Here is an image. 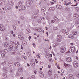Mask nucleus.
<instances>
[{"mask_svg":"<svg viewBox=\"0 0 79 79\" xmlns=\"http://www.w3.org/2000/svg\"><path fill=\"white\" fill-rule=\"evenodd\" d=\"M33 2L32 0L28 1L26 3V5L27 6H30L32 4Z\"/></svg>","mask_w":79,"mask_h":79,"instance_id":"nucleus-1","label":"nucleus"},{"mask_svg":"<svg viewBox=\"0 0 79 79\" xmlns=\"http://www.w3.org/2000/svg\"><path fill=\"white\" fill-rule=\"evenodd\" d=\"M70 48L71 49V51L73 53L75 52L76 50V48H75V46H71L70 47Z\"/></svg>","mask_w":79,"mask_h":79,"instance_id":"nucleus-2","label":"nucleus"},{"mask_svg":"<svg viewBox=\"0 0 79 79\" xmlns=\"http://www.w3.org/2000/svg\"><path fill=\"white\" fill-rule=\"evenodd\" d=\"M66 50V48L64 47H62L60 48V51L61 53H64Z\"/></svg>","mask_w":79,"mask_h":79,"instance_id":"nucleus-3","label":"nucleus"},{"mask_svg":"<svg viewBox=\"0 0 79 79\" xmlns=\"http://www.w3.org/2000/svg\"><path fill=\"white\" fill-rule=\"evenodd\" d=\"M74 67L75 68H77L78 67V63L76 61H74L73 63Z\"/></svg>","mask_w":79,"mask_h":79,"instance_id":"nucleus-4","label":"nucleus"},{"mask_svg":"<svg viewBox=\"0 0 79 79\" xmlns=\"http://www.w3.org/2000/svg\"><path fill=\"white\" fill-rule=\"evenodd\" d=\"M39 76L41 77H44V74L41 71L39 72Z\"/></svg>","mask_w":79,"mask_h":79,"instance_id":"nucleus-5","label":"nucleus"},{"mask_svg":"<svg viewBox=\"0 0 79 79\" xmlns=\"http://www.w3.org/2000/svg\"><path fill=\"white\" fill-rule=\"evenodd\" d=\"M13 65V62L11 61H9L8 63V65L9 67H10V66H12Z\"/></svg>","mask_w":79,"mask_h":79,"instance_id":"nucleus-6","label":"nucleus"},{"mask_svg":"<svg viewBox=\"0 0 79 79\" xmlns=\"http://www.w3.org/2000/svg\"><path fill=\"white\" fill-rule=\"evenodd\" d=\"M0 29L2 31H3L5 30V27L2 24H1L0 25Z\"/></svg>","mask_w":79,"mask_h":79,"instance_id":"nucleus-7","label":"nucleus"},{"mask_svg":"<svg viewBox=\"0 0 79 79\" xmlns=\"http://www.w3.org/2000/svg\"><path fill=\"white\" fill-rule=\"evenodd\" d=\"M5 9L6 10H11V7L9 6H6Z\"/></svg>","mask_w":79,"mask_h":79,"instance_id":"nucleus-8","label":"nucleus"},{"mask_svg":"<svg viewBox=\"0 0 79 79\" xmlns=\"http://www.w3.org/2000/svg\"><path fill=\"white\" fill-rule=\"evenodd\" d=\"M30 64L33 67L35 66V62L34 61V60H33V61H31L30 62Z\"/></svg>","mask_w":79,"mask_h":79,"instance_id":"nucleus-9","label":"nucleus"},{"mask_svg":"<svg viewBox=\"0 0 79 79\" xmlns=\"http://www.w3.org/2000/svg\"><path fill=\"white\" fill-rule=\"evenodd\" d=\"M18 38L20 40H24V37L22 35H19L18 36Z\"/></svg>","mask_w":79,"mask_h":79,"instance_id":"nucleus-10","label":"nucleus"},{"mask_svg":"<svg viewBox=\"0 0 79 79\" xmlns=\"http://www.w3.org/2000/svg\"><path fill=\"white\" fill-rule=\"evenodd\" d=\"M14 47L15 48V49H16L17 50H18V46L17 44H15L14 45Z\"/></svg>","mask_w":79,"mask_h":79,"instance_id":"nucleus-11","label":"nucleus"},{"mask_svg":"<svg viewBox=\"0 0 79 79\" xmlns=\"http://www.w3.org/2000/svg\"><path fill=\"white\" fill-rule=\"evenodd\" d=\"M66 60L67 62H71L72 60L70 57H68L66 59Z\"/></svg>","mask_w":79,"mask_h":79,"instance_id":"nucleus-12","label":"nucleus"},{"mask_svg":"<svg viewBox=\"0 0 79 79\" xmlns=\"http://www.w3.org/2000/svg\"><path fill=\"white\" fill-rule=\"evenodd\" d=\"M13 46L12 45H10L8 48L9 50L10 51H11V50H13Z\"/></svg>","mask_w":79,"mask_h":79,"instance_id":"nucleus-13","label":"nucleus"},{"mask_svg":"<svg viewBox=\"0 0 79 79\" xmlns=\"http://www.w3.org/2000/svg\"><path fill=\"white\" fill-rule=\"evenodd\" d=\"M38 16H39V14H36L34 15L33 16V18L34 19H35V18L36 19L37 18Z\"/></svg>","mask_w":79,"mask_h":79,"instance_id":"nucleus-14","label":"nucleus"},{"mask_svg":"<svg viewBox=\"0 0 79 79\" xmlns=\"http://www.w3.org/2000/svg\"><path fill=\"white\" fill-rule=\"evenodd\" d=\"M14 64L16 66H20V64H19V62H16Z\"/></svg>","mask_w":79,"mask_h":79,"instance_id":"nucleus-15","label":"nucleus"},{"mask_svg":"<svg viewBox=\"0 0 79 79\" xmlns=\"http://www.w3.org/2000/svg\"><path fill=\"white\" fill-rule=\"evenodd\" d=\"M48 10L49 11H53L55 10V9H54V8H53V7H50L49 9Z\"/></svg>","mask_w":79,"mask_h":79,"instance_id":"nucleus-16","label":"nucleus"},{"mask_svg":"<svg viewBox=\"0 0 79 79\" xmlns=\"http://www.w3.org/2000/svg\"><path fill=\"white\" fill-rule=\"evenodd\" d=\"M5 4V2L3 1H1L0 2V5H4Z\"/></svg>","mask_w":79,"mask_h":79,"instance_id":"nucleus-17","label":"nucleus"},{"mask_svg":"<svg viewBox=\"0 0 79 79\" xmlns=\"http://www.w3.org/2000/svg\"><path fill=\"white\" fill-rule=\"evenodd\" d=\"M4 46L5 47H8V43L7 42H5L4 44Z\"/></svg>","mask_w":79,"mask_h":79,"instance_id":"nucleus-18","label":"nucleus"},{"mask_svg":"<svg viewBox=\"0 0 79 79\" xmlns=\"http://www.w3.org/2000/svg\"><path fill=\"white\" fill-rule=\"evenodd\" d=\"M53 19L54 20L56 21H59V19L56 16H54L53 17Z\"/></svg>","mask_w":79,"mask_h":79,"instance_id":"nucleus-19","label":"nucleus"},{"mask_svg":"<svg viewBox=\"0 0 79 79\" xmlns=\"http://www.w3.org/2000/svg\"><path fill=\"white\" fill-rule=\"evenodd\" d=\"M52 70H49L48 72V74H49V75H50L51 76V75H52Z\"/></svg>","mask_w":79,"mask_h":79,"instance_id":"nucleus-20","label":"nucleus"},{"mask_svg":"<svg viewBox=\"0 0 79 79\" xmlns=\"http://www.w3.org/2000/svg\"><path fill=\"white\" fill-rule=\"evenodd\" d=\"M74 17L75 18H77L79 17V15L77 14H75L74 15Z\"/></svg>","mask_w":79,"mask_h":79,"instance_id":"nucleus-21","label":"nucleus"},{"mask_svg":"<svg viewBox=\"0 0 79 79\" xmlns=\"http://www.w3.org/2000/svg\"><path fill=\"white\" fill-rule=\"evenodd\" d=\"M69 78L70 79H74V77L73 75L72 74H70L69 75Z\"/></svg>","mask_w":79,"mask_h":79,"instance_id":"nucleus-22","label":"nucleus"},{"mask_svg":"<svg viewBox=\"0 0 79 79\" xmlns=\"http://www.w3.org/2000/svg\"><path fill=\"white\" fill-rule=\"evenodd\" d=\"M31 32V31L29 29H27L26 30V32L27 34H29Z\"/></svg>","mask_w":79,"mask_h":79,"instance_id":"nucleus-23","label":"nucleus"},{"mask_svg":"<svg viewBox=\"0 0 79 79\" xmlns=\"http://www.w3.org/2000/svg\"><path fill=\"white\" fill-rule=\"evenodd\" d=\"M8 67H6V66L4 67L3 69H4V71L5 70L6 71V73L7 72V70H6V69H8Z\"/></svg>","mask_w":79,"mask_h":79,"instance_id":"nucleus-24","label":"nucleus"},{"mask_svg":"<svg viewBox=\"0 0 79 79\" xmlns=\"http://www.w3.org/2000/svg\"><path fill=\"white\" fill-rule=\"evenodd\" d=\"M21 8L22 10H26V7L23 6H21Z\"/></svg>","mask_w":79,"mask_h":79,"instance_id":"nucleus-25","label":"nucleus"},{"mask_svg":"<svg viewBox=\"0 0 79 79\" xmlns=\"http://www.w3.org/2000/svg\"><path fill=\"white\" fill-rule=\"evenodd\" d=\"M68 37H69V38H70V39H73V38L74 37V36L73 35H69L68 36Z\"/></svg>","mask_w":79,"mask_h":79,"instance_id":"nucleus-26","label":"nucleus"},{"mask_svg":"<svg viewBox=\"0 0 79 79\" xmlns=\"http://www.w3.org/2000/svg\"><path fill=\"white\" fill-rule=\"evenodd\" d=\"M60 32L64 34H66V31L65 30H62L60 31Z\"/></svg>","mask_w":79,"mask_h":79,"instance_id":"nucleus-27","label":"nucleus"},{"mask_svg":"<svg viewBox=\"0 0 79 79\" xmlns=\"http://www.w3.org/2000/svg\"><path fill=\"white\" fill-rule=\"evenodd\" d=\"M16 43V41H12L11 42V44L12 45H15Z\"/></svg>","mask_w":79,"mask_h":79,"instance_id":"nucleus-28","label":"nucleus"},{"mask_svg":"<svg viewBox=\"0 0 79 79\" xmlns=\"http://www.w3.org/2000/svg\"><path fill=\"white\" fill-rule=\"evenodd\" d=\"M46 57L47 58H48L50 57V54L49 53H47L46 55Z\"/></svg>","mask_w":79,"mask_h":79,"instance_id":"nucleus-29","label":"nucleus"},{"mask_svg":"<svg viewBox=\"0 0 79 79\" xmlns=\"http://www.w3.org/2000/svg\"><path fill=\"white\" fill-rule=\"evenodd\" d=\"M60 41H62L63 40V36H61L60 35Z\"/></svg>","mask_w":79,"mask_h":79,"instance_id":"nucleus-30","label":"nucleus"},{"mask_svg":"<svg viewBox=\"0 0 79 79\" xmlns=\"http://www.w3.org/2000/svg\"><path fill=\"white\" fill-rule=\"evenodd\" d=\"M3 52L4 53H5V54H6V53H8V51L7 50V49H4L3 50Z\"/></svg>","mask_w":79,"mask_h":79,"instance_id":"nucleus-31","label":"nucleus"},{"mask_svg":"<svg viewBox=\"0 0 79 79\" xmlns=\"http://www.w3.org/2000/svg\"><path fill=\"white\" fill-rule=\"evenodd\" d=\"M21 5H22V3L21 2H19L18 3V6H19V7H20V6H21Z\"/></svg>","mask_w":79,"mask_h":79,"instance_id":"nucleus-32","label":"nucleus"},{"mask_svg":"<svg viewBox=\"0 0 79 79\" xmlns=\"http://www.w3.org/2000/svg\"><path fill=\"white\" fill-rule=\"evenodd\" d=\"M2 76H3L5 79H7V76L6 75V74H2Z\"/></svg>","mask_w":79,"mask_h":79,"instance_id":"nucleus-33","label":"nucleus"},{"mask_svg":"<svg viewBox=\"0 0 79 79\" xmlns=\"http://www.w3.org/2000/svg\"><path fill=\"white\" fill-rule=\"evenodd\" d=\"M5 53H2L1 55L2 58L5 57Z\"/></svg>","mask_w":79,"mask_h":79,"instance_id":"nucleus-34","label":"nucleus"},{"mask_svg":"<svg viewBox=\"0 0 79 79\" xmlns=\"http://www.w3.org/2000/svg\"><path fill=\"white\" fill-rule=\"evenodd\" d=\"M23 72V69H19L18 73H22Z\"/></svg>","mask_w":79,"mask_h":79,"instance_id":"nucleus-35","label":"nucleus"},{"mask_svg":"<svg viewBox=\"0 0 79 79\" xmlns=\"http://www.w3.org/2000/svg\"><path fill=\"white\" fill-rule=\"evenodd\" d=\"M57 38L58 39L57 41V42H60V36H59V35H57Z\"/></svg>","mask_w":79,"mask_h":79,"instance_id":"nucleus-36","label":"nucleus"},{"mask_svg":"<svg viewBox=\"0 0 79 79\" xmlns=\"http://www.w3.org/2000/svg\"><path fill=\"white\" fill-rule=\"evenodd\" d=\"M41 11H42V12H43V13H44V11H45V8H42L41 9Z\"/></svg>","mask_w":79,"mask_h":79,"instance_id":"nucleus-37","label":"nucleus"},{"mask_svg":"<svg viewBox=\"0 0 79 79\" xmlns=\"http://www.w3.org/2000/svg\"><path fill=\"white\" fill-rule=\"evenodd\" d=\"M27 55L28 56H31V53H30V52H27Z\"/></svg>","mask_w":79,"mask_h":79,"instance_id":"nucleus-38","label":"nucleus"},{"mask_svg":"<svg viewBox=\"0 0 79 79\" xmlns=\"http://www.w3.org/2000/svg\"><path fill=\"white\" fill-rule=\"evenodd\" d=\"M6 64V61H4V62H2V63H1V64L3 66H4V65H5Z\"/></svg>","mask_w":79,"mask_h":79,"instance_id":"nucleus-39","label":"nucleus"},{"mask_svg":"<svg viewBox=\"0 0 79 79\" xmlns=\"http://www.w3.org/2000/svg\"><path fill=\"white\" fill-rule=\"evenodd\" d=\"M37 31H38V32H40L42 31V30L41 29V28H39Z\"/></svg>","mask_w":79,"mask_h":79,"instance_id":"nucleus-40","label":"nucleus"},{"mask_svg":"<svg viewBox=\"0 0 79 79\" xmlns=\"http://www.w3.org/2000/svg\"><path fill=\"white\" fill-rule=\"evenodd\" d=\"M56 66H57V68H58L59 69H60V67L58 66L59 64H58V63H56L55 64Z\"/></svg>","mask_w":79,"mask_h":79,"instance_id":"nucleus-41","label":"nucleus"},{"mask_svg":"<svg viewBox=\"0 0 79 79\" xmlns=\"http://www.w3.org/2000/svg\"><path fill=\"white\" fill-rule=\"evenodd\" d=\"M23 45L24 46H26L27 45V42L25 41H23Z\"/></svg>","mask_w":79,"mask_h":79,"instance_id":"nucleus-42","label":"nucleus"},{"mask_svg":"<svg viewBox=\"0 0 79 79\" xmlns=\"http://www.w3.org/2000/svg\"><path fill=\"white\" fill-rule=\"evenodd\" d=\"M54 78H57V77H58V76H57V74H56L54 75Z\"/></svg>","mask_w":79,"mask_h":79,"instance_id":"nucleus-43","label":"nucleus"},{"mask_svg":"<svg viewBox=\"0 0 79 79\" xmlns=\"http://www.w3.org/2000/svg\"><path fill=\"white\" fill-rule=\"evenodd\" d=\"M8 3L9 5H11L12 4V2H11V1H9Z\"/></svg>","mask_w":79,"mask_h":79,"instance_id":"nucleus-44","label":"nucleus"},{"mask_svg":"<svg viewBox=\"0 0 79 79\" xmlns=\"http://www.w3.org/2000/svg\"><path fill=\"white\" fill-rule=\"evenodd\" d=\"M49 61H50V62H51V63H52V62H53V60H52V58H49Z\"/></svg>","mask_w":79,"mask_h":79,"instance_id":"nucleus-45","label":"nucleus"},{"mask_svg":"<svg viewBox=\"0 0 79 79\" xmlns=\"http://www.w3.org/2000/svg\"><path fill=\"white\" fill-rule=\"evenodd\" d=\"M56 7L57 9H59L60 8V5H56Z\"/></svg>","mask_w":79,"mask_h":79,"instance_id":"nucleus-46","label":"nucleus"},{"mask_svg":"<svg viewBox=\"0 0 79 79\" xmlns=\"http://www.w3.org/2000/svg\"><path fill=\"white\" fill-rule=\"evenodd\" d=\"M73 35H76L77 34V32H73Z\"/></svg>","mask_w":79,"mask_h":79,"instance_id":"nucleus-47","label":"nucleus"},{"mask_svg":"<svg viewBox=\"0 0 79 79\" xmlns=\"http://www.w3.org/2000/svg\"><path fill=\"white\" fill-rule=\"evenodd\" d=\"M31 77L32 79H35V77L34 75L32 76Z\"/></svg>","mask_w":79,"mask_h":79,"instance_id":"nucleus-48","label":"nucleus"},{"mask_svg":"<svg viewBox=\"0 0 79 79\" xmlns=\"http://www.w3.org/2000/svg\"><path fill=\"white\" fill-rule=\"evenodd\" d=\"M64 5H66L67 4V2L64 1Z\"/></svg>","mask_w":79,"mask_h":79,"instance_id":"nucleus-49","label":"nucleus"},{"mask_svg":"<svg viewBox=\"0 0 79 79\" xmlns=\"http://www.w3.org/2000/svg\"><path fill=\"white\" fill-rule=\"evenodd\" d=\"M23 58L26 60H27V56H23Z\"/></svg>","mask_w":79,"mask_h":79,"instance_id":"nucleus-50","label":"nucleus"},{"mask_svg":"<svg viewBox=\"0 0 79 79\" xmlns=\"http://www.w3.org/2000/svg\"><path fill=\"white\" fill-rule=\"evenodd\" d=\"M38 23H41V20L40 19H38Z\"/></svg>","mask_w":79,"mask_h":79,"instance_id":"nucleus-51","label":"nucleus"},{"mask_svg":"<svg viewBox=\"0 0 79 79\" xmlns=\"http://www.w3.org/2000/svg\"><path fill=\"white\" fill-rule=\"evenodd\" d=\"M64 65L66 67V66H68V64H66L64 63Z\"/></svg>","mask_w":79,"mask_h":79,"instance_id":"nucleus-52","label":"nucleus"},{"mask_svg":"<svg viewBox=\"0 0 79 79\" xmlns=\"http://www.w3.org/2000/svg\"><path fill=\"white\" fill-rule=\"evenodd\" d=\"M69 5H71L72 6H73V5H72L73 4V3H71V2H69Z\"/></svg>","mask_w":79,"mask_h":79,"instance_id":"nucleus-53","label":"nucleus"},{"mask_svg":"<svg viewBox=\"0 0 79 79\" xmlns=\"http://www.w3.org/2000/svg\"><path fill=\"white\" fill-rule=\"evenodd\" d=\"M5 40H6L8 39V37L6 36L5 37Z\"/></svg>","mask_w":79,"mask_h":79,"instance_id":"nucleus-54","label":"nucleus"},{"mask_svg":"<svg viewBox=\"0 0 79 79\" xmlns=\"http://www.w3.org/2000/svg\"><path fill=\"white\" fill-rule=\"evenodd\" d=\"M65 33H66V34L67 35H68V34H69V31H67Z\"/></svg>","mask_w":79,"mask_h":79,"instance_id":"nucleus-55","label":"nucleus"},{"mask_svg":"<svg viewBox=\"0 0 79 79\" xmlns=\"http://www.w3.org/2000/svg\"><path fill=\"white\" fill-rule=\"evenodd\" d=\"M21 19H24V17L21 16L20 17Z\"/></svg>","mask_w":79,"mask_h":79,"instance_id":"nucleus-56","label":"nucleus"},{"mask_svg":"<svg viewBox=\"0 0 79 79\" xmlns=\"http://www.w3.org/2000/svg\"><path fill=\"white\" fill-rule=\"evenodd\" d=\"M60 10H63V7H62V6H61L60 5Z\"/></svg>","mask_w":79,"mask_h":79,"instance_id":"nucleus-57","label":"nucleus"},{"mask_svg":"<svg viewBox=\"0 0 79 79\" xmlns=\"http://www.w3.org/2000/svg\"><path fill=\"white\" fill-rule=\"evenodd\" d=\"M51 22L52 23H55V21L54 20H51Z\"/></svg>","mask_w":79,"mask_h":79,"instance_id":"nucleus-58","label":"nucleus"},{"mask_svg":"<svg viewBox=\"0 0 79 79\" xmlns=\"http://www.w3.org/2000/svg\"><path fill=\"white\" fill-rule=\"evenodd\" d=\"M32 45L33 46V47H35V46L36 45H35V44H34V43H33Z\"/></svg>","mask_w":79,"mask_h":79,"instance_id":"nucleus-59","label":"nucleus"},{"mask_svg":"<svg viewBox=\"0 0 79 79\" xmlns=\"http://www.w3.org/2000/svg\"><path fill=\"white\" fill-rule=\"evenodd\" d=\"M36 56L37 57V58H40V57L39 56V55H37Z\"/></svg>","mask_w":79,"mask_h":79,"instance_id":"nucleus-60","label":"nucleus"},{"mask_svg":"<svg viewBox=\"0 0 79 79\" xmlns=\"http://www.w3.org/2000/svg\"><path fill=\"white\" fill-rule=\"evenodd\" d=\"M22 53H23V52L21 51L19 52V55H21V54H22Z\"/></svg>","mask_w":79,"mask_h":79,"instance_id":"nucleus-61","label":"nucleus"},{"mask_svg":"<svg viewBox=\"0 0 79 79\" xmlns=\"http://www.w3.org/2000/svg\"><path fill=\"white\" fill-rule=\"evenodd\" d=\"M23 10L21 9H19V11H23Z\"/></svg>","mask_w":79,"mask_h":79,"instance_id":"nucleus-62","label":"nucleus"},{"mask_svg":"<svg viewBox=\"0 0 79 79\" xmlns=\"http://www.w3.org/2000/svg\"><path fill=\"white\" fill-rule=\"evenodd\" d=\"M76 24H79V22L77 21L76 22Z\"/></svg>","mask_w":79,"mask_h":79,"instance_id":"nucleus-63","label":"nucleus"},{"mask_svg":"<svg viewBox=\"0 0 79 79\" xmlns=\"http://www.w3.org/2000/svg\"><path fill=\"white\" fill-rule=\"evenodd\" d=\"M10 73L11 74H14V72H10Z\"/></svg>","mask_w":79,"mask_h":79,"instance_id":"nucleus-64","label":"nucleus"}]
</instances>
